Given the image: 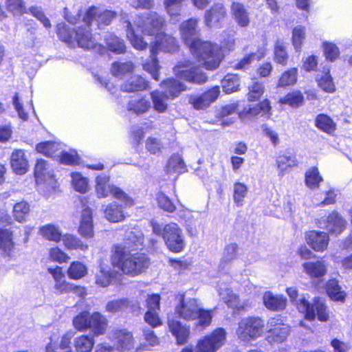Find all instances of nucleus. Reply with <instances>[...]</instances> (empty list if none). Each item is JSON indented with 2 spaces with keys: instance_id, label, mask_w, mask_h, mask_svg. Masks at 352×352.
<instances>
[{
  "instance_id": "1",
  "label": "nucleus",
  "mask_w": 352,
  "mask_h": 352,
  "mask_svg": "<svg viewBox=\"0 0 352 352\" xmlns=\"http://www.w3.org/2000/svg\"><path fill=\"white\" fill-rule=\"evenodd\" d=\"M179 30L182 39L199 65L208 70H214L219 67L224 57L221 47L199 38L197 19L191 18L183 21Z\"/></svg>"
},
{
  "instance_id": "2",
  "label": "nucleus",
  "mask_w": 352,
  "mask_h": 352,
  "mask_svg": "<svg viewBox=\"0 0 352 352\" xmlns=\"http://www.w3.org/2000/svg\"><path fill=\"white\" fill-rule=\"evenodd\" d=\"M120 17L123 23H126V36L131 45L138 50H145L148 43L144 37L136 33L135 27L140 29L141 32L147 36H154L155 38L162 32L165 25V19L156 12H148L136 16L132 24L129 19L128 14L121 12Z\"/></svg>"
},
{
  "instance_id": "3",
  "label": "nucleus",
  "mask_w": 352,
  "mask_h": 352,
  "mask_svg": "<svg viewBox=\"0 0 352 352\" xmlns=\"http://www.w3.org/2000/svg\"><path fill=\"white\" fill-rule=\"evenodd\" d=\"M126 246L113 245L111 256L113 269L117 272L135 277L144 272L150 265L148 256L142 253H133Z\"/></svg>"
},
{
  "instance_id": "4",
  "label": "nucleus",
  "mask_w": 352,
  "mask_h": 352,
  "mask_svg": "<svg viewBox=\"0 0 352 352\" xmlns=\"http://www.w3.org/2000/svg\"><path fill=\"white\" fill-rule=\"evenodd\" d=\"M175 312L179 318L186 320L197 319V327L202 329L210 324L212 318L210 311L201 309L195 298L184 299L182 297L180 303L175 307Z\"/></svg>"
},
{
  "instance_id": "5",
  "label": "nucleus",
  "mask_w": 352,
  "mask_h": 352,
  "mask_svg": "<svg viewBox=\"0 0 352 352\" xmlns=\"http://www.w3.org/2000/svg\"><path fill=\"white\" fill-rule=\"evenodd\" d=\"M153 232L162 236L168 248L173 252H180L185 247L184 235L182 230L175 223L164 226L157 223H152Z\"/></svg>"
},
{
  "instance_id": "6",
  "label": "nucleus",
  "mask_w": 352,
  "mask_h": 352,
  "mask_svg": "<svg viewBox=\"0 0 352 352\" xmlns=\"http://www.w3.org/2000/svg\"><path fill=\"white\" fill-rule=\"evenodd\" d=\"M287 293L292 300H296V306L300 312L305 314L306 318L313 320L317 316L320 321H327L329 316L326 312V307L323 301L320 298H316L313 304H310L305 297L298 300H296L298 296V292L295 287L287 289Z\"/></svg>"
},
{
  "instance_id": "7",
  "label": "nucleus",
  "mask_w": 352,
  "mask_h": 352,
  "mask_svg": "<svg viewBox=\"0 0 352 352\" xmlns=\"http://www.w3.org/2000/svg\"><path fill=\"white\" fill-rule=\"evenodd\" d=\"M264 321L261 318L247 317L239 322L236 334L241 340H254L262 335Z\"/></svg>"
},
{
  "instance_id": "8",
  "label": "nucleus",
  "mask_w": 352,
  "mask_h": 352,
  "mask_svg": "<svg viewBox=\"0 0 352 352\" xmlns=\"http://www.w3.org/2000/svg\"><path fill=\"white\" fill-rule=\"evenodd\" d=\"M96 192L99 198L107 197L109 195H112L126 206L133 204L132 199L127 194L110 183L109 177H96Z\"/></svg>"
},
{
  "instance_id": "9",
  "label": "nucleus",
  "mask_w": 352,
  "mask_h": 352,
  "mask_svg": "<svg viewBox=\"0 0 352 352\" xmlns=\"http://www.w3.org/2000/svg\"><path fill=\"white\" fill-rule=\"evenodd\" d=\"M174 73L178 78L197 84L204 83L208 79L206 74L188 60L179 63L174 67Z\"/></svg>"
},
{
  "instance_id": "10",
  "label": "nucleus",
  "mask_w": 352,
  "mask_h": 352,
  "mask_svg": "<svg viewBox=\"0 0 352 352\" xmlns=\"http://www.w3.org/2000/svg\"><path fill=\"white\" fill-rule=\"evenodd\" d=\"M226 332L223 328H217L210 336L200 340L195 352H216L225 343Z\"/></svg>"
},
{
  "instance_id": "11",
  "label": "nucleus",
  "mask_w": 352,
  "mask_h": 352,
  "mask_svg": "<svg viewBox=\"0 0 352 352\" xmlns=\"http://www.w3.org/2000/svg\"><path fill=\"white\" fill-rule=\"evenodd\" d=\"M316 223L320 228L327 229L329 233L336 235L343 232L346 226V220L336 211L316 219Z\"/></svg>"
},
{
  "instance_id": "12",
  "label": "nucleus",
  "mask_w": 352,
  "mask_h": 352,
  "mask_svg": "<svg viewBox=\"0 0 352 352\" xmlns=\"http://www.w3.org/2000/svg\"><path fill=\"white\" fill-rule=\"evenodd\" d=\"M116 16V13L111 10H102L96 7L89 8L83 17V22L88 26L91 25L94 21L97 23L98 28L109 25L112 19Z\"/></svg>"
},
{
  "instance_id": "13",
  "label": "nucleus",
  "mask_w": 352,
  "mask_h": 352,
  "mask_svg": "<svg viewBox=\"0 0 352 352\" xmlns=\"http://www.w3.org/2000/svg\"><path fill=\"white\" fill-rule=\"evenodd\" d=\"M109 337L117 350L124 352L133 348L134 338L132 333L125 329L112 330Z\"/></svg>"
},
{
  "instance_id": "14",
  "label": "nucleus",
  "mask_w": 352,
  "mask_h": 352,
  "mask_svg": "<svg viewBox=\"0 0 352 352\" xmlns=\"http://www.w3.org/2000/svg\"><path fill=\"white\" fill-rule=\"evenodd\" d=\"M151 53L157 54L159 51L173 52L177 50L178 44L175 38L171 35L162 32L153 41L151 42Z\"/></svg>"
},
{
  "instance_id": "15",
  "label": "nucleus",
  "mask_w": 352,
  "mask_h": 352,
  "mask_svg": "<svg viewBox=\"0 0 352 352\" xmlns=\"http://www.w3.org/2000/svg\"><path fill=\"white\" fill-rule=\"evenodd\" d=\"M80 201L84 208L82 211L78 231L83 237L91 238L94 236L92 212L89 206H87L88 201L85 197L82 198Z\"/></svg>"
},
{
  "instance_id": "16",
  "label": "nucleus",
  "mask_w": 352,
  "mask_h": 352,
  "mask_svg": "<svg viewBox=\"0 0 352 352\" xmlns=\"http://www.w3.org/2000/svg\"><path fill=\"white\" fill-rule=\"evenodd\" d=\"M220 94L219 86H215L199 96H191L189 102L196 109L207 108L212 102H214Z\"/></svg>"
},
{
  "instance_id": "17",
  "label": "nucleus",
  "mask_w": 352,
  "mask_h": 352,
  "mask_svg": "<svg viewBox=\"0 0 352 352\" xmlns=\"http://www.w3.org/2000/svg\"><path fill=\"white\" fill-rule=\"evenodd\" d=\"M226 16V10L221 3H214L205 12L204 22L208 27L217 26Z\"/></svg>"
},
{
  "instance_id": "18",
  "label": "nucleus",
  "mask_w": 352,
  "mask_h": 352,
  "mask_svg": "<svg viewBox=\"0 0 352 352\" xmlns=\"http://www.w3.org/2000/svg\"><path fill=\"white\" fill-rule=\"evenodd\" d=\"M74 40L80 47L91 50L98 47V43L90 32V25L85 28L79 27L75 31Z\"/></svg>"
},
{
  "instance_id": "19",
  "label": "nucleus",
  "mask_w": 352,
  "mask_h": 352,
  "mask_svg": "<svg viewBox=\"0 0 352 352\" xmlns=\"http://www.w3.org/2000/svg\"><path fill=\"white\" fill-rule=\"evenodd\" d=\"M151 107L149 98L142 95H137L130 98L126 109L134 114L142 115L147 113L151 109Z\"/></svg>"
},
{
  "instance_id": "20",
  "label": "nucleus",
  "mask_w": 352,
  "mask_h": 352,
  "mask_svg": "<svg viewBox=\"0 0 352 352\" xmlns=\"http://www.w3.org/2000/svg\"><path fill=\"white\" fill-rule=\"evenodd\" d=\"M306 240L315 251L322 252L327 248L329 236L324 232L311 230L307 233Z\"/></svg>"
},
{
  "instance_id": "21",
  "label": "nucleus",
  "mask_w": 352,
  "mask_h": 352,
  "mask_svg": "<svg viewBox=\"0 0 352 352\" xmlns=\"http://www.w3.org/2000/svg\"><path fill=\"white\" fill-rule=\"evenodd\" d=\"M276 164L278 170L283 173H288L298 166V160L294 152L287 150L278 155L276 158Z\"/></svg>"
},
{
  "instance_id": "22",
  "label": "nucleus",
  "mask_w": 352,
  "mask_h": 352,
  "mask_svg": "<svg viewBox=\"0 0 352 352\" xmlns=\"http://www.w3.org/2000/svg\"><path fill=\"white\" fill-rule=\"evenodd\" d=\"M168 325L172 334L176 338L178 344H184L187 342L190 329L185 325H182L180 322L168 317Z\"/></svg>"
},
{
  "instance_id": "23",
  "label": "nucleus",
  "mask_w": 352,
  "mask_h": 352,
  "mask_svg": "<svg viewBox=\"0 0 352 352\" xmlns=\"http://www.w3.org/2000/svg\"><path fill=\"white\" fill-rule=\"evenodd\" d=\"M124 240V243L121 245L133 251L135 248H141L143 245L144 234L140 229L133 228L125 232Z\"/></svg>"
},
{
  "instance_id": "24",
  "label": "nucleus",
  "mask_w": 352,
  "mask_h": 352,
  "mask_svg": "<svg viewBox=\"0 0 352 352\" xmlns=\"http://www.w3.org/2000/svg\"><path fill=\"white\" fill-rule=\"evenodd\" d=\"M160 85L163 89L162 91L170 99L177 98L181 92L186 89V86L183 82L172 78L163 80Z\"/></svg>"
},
{
  "instance_id": "25",
  "label": "nucleus",
  "mask_w": 352,
  "mask_h": 352,
  "mask_svg": "<svg viewBox=\"0 0 352 352\" xmlns=\"http://www.w3.org/2000/svg\"><path fill=\"white\" fill-rule=\"evenodd\" d=\"M218 292L219 296L224 300L228 307L236 309L243 308V306L240 303L239 297L234 294L230 288L225 283L218 284Z\"/></svg>"
},
{
  "instance_id": "26",
  "label": "nucleus",
  "mask_w": 352,
  "mask_h": 352,
  "mask_svg": "<svg viewBox=\"0 0 352 352\" xmlns=\"http://www.w3.org/2000/svg\"><path fill=\"white\" fill-rule=\"evenodd\" d=\"M11 166L17 175H24L28 170V161L23 150H14L11 155Z\"/></svg>"
},
{
  "instance_id": "27",
  "label": "nucleus",
  "mask_w": 352,
  "mask_h": 352,
  "mask_svg": "<svg viewBox=\"0 0 352 352\" xmlns=\"http://www.w3.org/2000/svg\"><path fill=\"white\" fill-rule=\"evenodd\" d=\"M187 171L186 166L182 157L179 154H173L168 161L166 173L168 175H182Z\"/></svg>"
},
{
  "instance_id": "28",
  "label": "nucleus",
  "mask_w": 352,
  "mask_h": 352,
  "mask_svg": "<svg viewBox=\"0 0 352 352\" xmlns=\"http://www.w3.org/2000/svg\"><path fill=\"white\" fill-rule=\"evenodd\" d=\"M90 329L94 336H98L105 333L107 327V320L99 312H94L90 316Z\"/></svg>"
},
{
  "instance_id": "29",
  "label": "nucleus",
  "mask_w": 352,
  "mask_h": 352,
  "mask_svg": "<svg viewBox=\"0 0 352 352\" xmlns=\"http://www.w3.org/2000/svg\"><path fill=\"white\" fill-rule=\"evenodd\" d=\"M148 87V82L146 81L144 78L138 75L131 76L121 85V89L126 92L142 91Z\"/></svg>"
},
{
  "instance_id": "30",
  "label": "nucleus",
  "mask_w": 352,
  "mask_h": 352,
  "mask_svg": "<svg viewBox=\"0 0 352 352\" xmlns=\"http://www.w3.org/2000/svg\"><path fill=\"white\" fill-rule=\"evenodd\" d=\"M263 302L265 307L273 311H280L285 309L287 299L283 296H274L268 292L263 296Z\"/></svg>"
},
{
  "instance_id": "31",
  "label": "nucleus",
  "mask_w": 352,
  "mask_h": 352,
  "mask_svg": "<svg viewBox=\"0 0 352 352\" xmlns=\"http://www.w3.org/2000/svg\"><path fill=\"white\" fill-rule=\"evenodd\" d=\"M231 12L237 24L241 27H247L250 24L248 13L242 3L233 2Z\"/></svg>"
},
{
  "instance_id": "32",
  "label": "nucleus",
  "mask_w": 352,
  "mask_h": 352,
  "mask_svg": "<svg viewBox=\"0 0 352 352\" xmlns=\"http://www.w3.org/2000/svg\"><path fill=\"white\" fill-rule=\"evenodd\" d=\"M35 181L38 190L45 196L55 192L58 188L55 177H36Z\"/></svg>"
},
{
  "instance_id": "33",
  "label": "nucleus",
  "mask_w": 352,
  "mask_h": 352,
  "mask_svg": "<svg viewBox=\"0 0 352 352\" xmlns=\"http://www.w3.org/2000/svg\"><path fill=\"white\" fill-rule=\"evenodd\" d=\"M305 272L311 278H320L327 273V267L323 261L307 262L303 264Z\"/></svg>"
},
{
  "instance_id": "34",
  "label": "nucleus",
  "mask_w": 352,
  "mask_h": 352,
  "mask_svg": "<svg viewBox=\"0 0 352 352\" xmlns=\"http://www.w3.org/2000/svg\"><path fill=\"white\" fill-rule=\"evenodd\" d=\"M14 245L12 232L8 229L0 228V250L3 254L10 256Z\"/></svg>"
},
{
  "instance_id": "35",
  "label": "nucleus",
  "mask_w": 352,
  "mask_h": 352,
  "mask_svg": "<svg viewBox=\"0 0 352 352\" xmlns=\"http://www.w3.org/2000/svg\"><path fill=\"white\" fill-rule=\"evenodd\" d=\"M151 98L153 102V109L159 112L164 113L168 108V100L170 98L167 97L162 91L155 90L151 93Z\"/></svg>"
},
{
  "instance_id": "36",
  "label": "nucleus",
  "mask_w": 352,
  "mask_h": 352,
  "mask_svg": "<svg viewBox=\"0 0 352 352\" xmlns=\"http://www.w3.org/2000/svg\"><path fill=\"white\" fill-rule=\"evenodd\" d=\"M104 213L106 219L111 222H120L125 218L121 206L118 205L116 202L108 204Z\"/></svg>"
},
{
  "instance_id": "37",
  "label": "nucleus",
  "mask_w": 352,
  "mask_h": 352,
  "mask_svg": "<svg viewBox=\"0 0 352 352\" xmlns=\"http://www.w3.org/2000/svg\"><path fill=\"white\" fill-rule=\"evenodd\" d=\"M99 268V272L96 274V283L101 287H107L111 283V279L116 276V274L118 272L116 270L111 272L107 266L102 264L100 265Z\"/></svg>"
},
{
  "instance_id": "38",
  "label": "nucleus",
  "mask_w": 352,
  "mask_h": 352,
  "mask_svg": "<svg viewBox=\"0 0 352 352\" xmlns=\"http://www.w3.org/2000/svg\"><path fill=\"white\" fill-rule=\"evenodd\" d=\"M184 2V0H163L165 10L171 20L179 21Z\"/></svg>"
},
{
  "instance_id": "39",
  "label": "nucleus",
  "mask_w": 352,
  "mask_h": 352,
  "mask_svg": "<svg viewBox=\"0 0 352 352\" xmlns=\"http://www.w3.org/2000/svg\"><path fill=\"white\" fill-rule=\"evenodd\" d=\"M315 126L320 130L329 134L332 133L336 129V124L333 120L329 116L323 113L316 116Z\"/></svg>"
},
{
  "instance_id": "40",
  "label": "nucleus",
  "mask_w": 352,
  "mask_h": 352,
  "mask_svg": "<svg viewBox=\"0 0 352 352\" xmlns=\"http://www.w3.org/2000/svg\"><path fill=\"white\" fill-rule=\"evenodd\" d=\"M95 341L92 336L82 335L74 339V347L76 352H91Z\"/></svg>"
},
{
  "instance_id": "41",
  "label": "nucleus",
  "mask_w": 352,
  "mask_h": 352,
  "mask_svg": "<svg viewBox=\"0 0 352 352\" xmlns=\"http://www.w3.org/2000/svg\"><path fill=\"white\" fill-rule=\"evenodd\" d=\"M327 292L329 296L333 300L342 302L345 299V292L335 279L329 280L327 282Z\"/></svg>"
},
{
  "instance_id": "42",
  "label": "nucleus",
  "mask_w": 352,
  "mask_h": 352,
  "mask_svg": "<svg viewBox=\"0 0 352 352\" xmlns=\"http://www.w3.org/2000/svg\"><path fill=\"white\" fill-rule=\"evenodd\" d=\"M270 110V102L268 100L265 99L259 104L252 107H249L245 112L250 117H256L259 115L265 116L266 114H268V117H270L271 115Z\"/></svg>"
},
{
  "instance_id": "43",
  "label": "nucleus",
  "mask_w": 352,
  "mask_h": 352,
  "mask_svg": "<svg viewBox=\"0 0 352 352\" xmlns=\"http://www.w3.org/2000/svg\"><path fill=\"white\" fill-rule=\"evenodd\" d=\"M239 78L236 74H228L221 80L223 90L226 94H230L239 89Z\"/></svg>"
},
{
  "instance_id": "44",
  "label": "nucleus",
  "mask_w": 352,
  "mask_h": 352,
  "mask_svg": "<svg viewBox=\"0 0 352 352\" xmlns=\"http://www.w3.org/2000/svg\"><path fill=\"white\" fill-rule=\"evenodd\" d=\"M267 340L270 342H282L289 333V327L287 324L279 325L277 328L268 332Z\"/></svg>"
},
{
  "instance_id": "45",
  "label": "nucleus",
  "mask_w": 352,
  "mask_h": 352,
  "mask_svg": "<svg viewBox=\"0 0 352 352\" xmlns=\"http://www.w3.org/2000/svg\"><path fill=\"white\" fill-rule=\"evenodd\" d=\"M91 314L87 311H83L76 316L72 320L73 325L79 331L89 329L90 325Z\"/></svg>"
},
{
  "instance_id": "46",
  "label": "nucleus",
  "mask_w": 352,
  "mask_h": 352,
  "mask_svg": "<svg viewBox=\"0 0 352 352\" xmlns=\"http://www.w3.org/2000/svg\"><path fill=\"white\" fill-rule=\"evenodd\" d=\"M105 41L111 51L117 54L125 52L126 47L124 41L116 35L109 33L105 37Z\"/></svg>"
},
{
  "instance_id": "47",
  "label": "nucleus",
  "mask_w": 352,
  "mask_h": 352,
  "mask_svg": "<svg viewBox=\"0 0 352 352\" xmlns=\"http://www.w3.org/2000/svg\"><path fill=\"white\" fill-rule=\"evenodd\" d=\"M39 232L44 238L54 241H60L62 236L59 228L52 224L41 227Z\"/></svg>"
},
{
  "instance_id": "48",
  "label": "nucleus",
  "mask_w": 352,
  "mask_h": 352,
  "mask_svg": "<svg viewBox=\"0 0 352 352\" xmlns=\"http://www.w3.org/2000/svg\"><path fill=\"white\" fill-rule=\"evenodd\" d=\"M236 105L235 104H227L220 109L219 112L218 113V116L222 119L221 125L228 126L234 122L235 118L234 117L226 119L225 118L229 116L234 114L236 113Z\"/></svg>"
},
{
  "instance_id": "49",
  "label": "nucleus",
  "mask_w": 352,
  "mask_h": 352,
  "mask_svg": "<svg viewBox=\"0 0 352 352\" xmlns=\"http://www.w3.org/2000/svg\"><path fill=\"white\" fill-rule=\"evenodd\" d=\"M87 273V267L79 261L73 262L67 270L69 277L75 280L84 277Z\"/></svg>"
},
{
  "instance_id": "50",
  "label": "nucleus",
  "mask_w": 352,
  "mask_h": 352,
  "mask_svg": "<svg viewBox=\"0 0 352 352\" xmlns=\"http://www.w3.org/2000/svg\"><path fill=\"white\" fill-rule=\"evenodd\" d=\"M30 212V206L27 202L21 201L16 204L13 208V217L19 222H24Z\"/></svg>"
},
{
  "instance_id": "51",
  "label": "nucleus",
  "mask_w": 352,
  "mask_h": 352,
  "mask_svg": "<svg viewBox=\"0 0 352 352\" xmlns=\"http://www.w3.org/2000/svg\"><path fill=\"white\" fill-rule=\"evenodd\" d=\"M6 9L13 15L20 16L26 12L25 3L23 0H6Z\"/></svg>"
},
{
  "instance_id": "52",
  "label": "nucleus",
  "mask_w": 352,
  "mask_h": 352,
  "mask_svg": "<svg viewBox=\"0 0 352 352\" xmlns=\"http://www.w3.org/2000/svg\"><path fill=\"white\" fill-rule=\"evenodd\" d=\"M133 69V65L131 62H115L112 64L111 73L116 77H122L124 74L131 72Z\"/></svg>"
},
{
  "instance_id": "53",
  "label": "nucleus",
  "mask_w": 352,
  "mask_h": 352,
  "mask_svg": "<svg viewBox=\"0 0 352 352\" xmlns=\"http://www.w3.org/2000/svg\"><path fill=\"white\" fill-rule=\"evenodd\" d=\"M317 81L319 87L326 92H333L335 91V85L333 79L327 69L320 77H317Z\"/></svg>"
},
{
  "instance_id": "54",
  "label": "nucleus",
  "mask_w": 352,
  "mask_h": 352,
  "mask_svg": "<svg viewBox=\"0 0 352 352\" xmlns=\"http://www.w3.org/2000/svg\"><path fill=\"white\" fill-rule=\"evenodd\" d=\"M63 241L64 245L68 249H80L86 250L88 248L87 244H84L78 238L71 234H65L63 236Z\"/></svg>"
},
{
  "instance_id": "55",
  "label": "nucleus",
  "mask_w": 352,
  "mask_h": 352,
  "mask_svg": "<svg viewBox=\"0 0 352 352\" xmlns=\"http://www.w3.org/2000/svg\"><path fill=\"white\" fill-rule=\"evenodd\" d=\"M248 98L250 101L258 100L264 93L265 87L262 82L253 81L248 87Z\"/></svg>"
},
{
  "instance_id": "56",
  "label": "nucleus",
  "mask_w": 352,
  "mask_h": 352,
  "mask_svg": "<svg viewBox=\"0 0 352 352\" xmlns=\"http://www.w3.org/2000/svg\"><path fill=\"white\" fill-rule=\"evenodd\" d=\"M239 250L238 245L232 243L226 246L223 252V256L222 258L220 267L224 268V264L230 261H233L236 258L237 251Z\"/></svg>"
},
{
  "instance_id": "57",
  "label": "nucleus",
  "mask_w": 352,
  "mask_h": 352,
  "mask_svg": "<svg viewBox=\"0 0 352 352\" xmlns=\"http://www.w3.org/2000/svg\"><path fill=\"white\" fill-rule=\"evenodd\" d=\"M303 96L300 92L294 91L289 93L284 98L280 99L282 104H289L292 107H297L302 104Z\"/></svg>"
},
{
  "instance_id": "58",
  "label": "nucleus",
  "mask_w": 352,
  "mask_h": 352,
  "mask_svg": "<svg viewBox=\"0 0 352 352\" xmlns=\"http://www.w3.org/2000/svg\"><path fill=\"white\" fill-rule=\"evenodd\" d=\"M150 58L151 59L143 65L144 69L150 73L155 80H158L160 65L156 58V54L153 55L151 53Z\"/></svg>"
},
{
  "instance_id": "59",
  "label": "nucleus",
  "mask_w": 352,
  "mask_h": 352,
  "mask_svg": "<svg viewBox=\"0 0 352 352\" xmlns=\"http://www.w3.org/2000/svg\"><path fill=\"white\" fill-rule=\"evenodd\" d=\"M297 80V69L292 68L284 72L278 80L279 87H285L294 85Z\"/></svg>"
},
{
  "instance_id": "60",
  "label": "nucleus",
  "mask_w": 352,
  "mask_h": 352,
  "mask_svg": "<svg viewBox=\"0 0 352 352\" xmlns=\"http://www.w3.org/2000/svg\"><path fill=\"white\" fill-rule=\"evenodd\" d=\"M57 34L59 38L66 43H70L75 41V31L71 30L65 23L57 25Z\"/></svg>"
},
{
  "instance_id": "61",
  "label": "nucleus",
  "mask_w": 352,
  "mask_h": 352,
  "mask_svg": "<svg viewBox=\"0 0 352 352\" xmlns=\"http://www.w3.org/2000/svg\"><path fill=\"white\" fill-rule=\"evenodd\" d=\"M287 53L285 50V45L283 42L278 41L274 47L275 60L281 65H285L287 60Z\"/></svg>"
},
{
  "instance_id": "62",
  "label": "nucleus",
  "mask_w": 352,
  "mask_h": 352,
  "mask_svg": "<svg viewBox=\"0 0 352 352\" xmlns=\"http://www.w3.org/2000/svg\"><path fill=\"white\" fill-rule=\"evenodd\" d=\"M305 28L301 25L295 27L292 32V43L294 48L299 50L305 39Z\"/></svg>"
},
{
  "instance_id": "63",
  "label": "nucleus",
  "mask_w": 352,
  "mask_h": 352,
  "mask_svg": "<svg viewBox=\"0 0 352 352\" xmlns=\"http://www.w3.org/2000/svg\"><path fill=\"white\" fill-rule=\"evenodd\" d=\"M157 201L159 207L166 212H173L176 209L171 200L162 192L157 193Z\"/></svg>"
},
{
  "instance_id": "64",
  "label": "nucleus",
  "mask_w": 352,
  "mask_h": 352,
  "mask_svg": "<svg viewBox=\"0 0 352 352\" xmlns=\"http://www.w3.org/2000/svg\"><path fill=\"white\" fill-rule=\"evenodd\" d=\"M247 187L242 183H236L234 185V201L238 206H242V201L246 196Z\"/></svg>"
}]
</instances>
